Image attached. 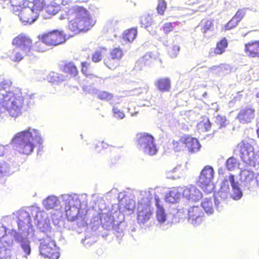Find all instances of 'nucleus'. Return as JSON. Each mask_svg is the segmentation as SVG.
<instances>
[{
	"label": "nucleus",
	"instance_id": "nucleus-39",
	"mask_svg": "<svg viewBox=\"0 0 259 259\" xmlns=\"http://www.w3.org/2000/svg\"><path fill=\"white\" fill-rule=\"evenodd\" d=\"M149 63L148 59H147L145 57H143L136 62L135 67L137 69L141 70L143 67L147 66Z\"/></svg>",
	"mask_w": 259,
	"mask_h": 259
},
{
	"label": "nucleus",
	"instance_id": "nucleus-24",
	"mask_svg": "<svg viewBox=\"0 0 259 259\" xmlns=\"http://www.w3.org/2000/svg\"><path fill=\"white\" fill-rule=\"evenodd\" d=\"M240 179L246 185H250L255 179V174L253 171L246 169L241 171L240 173Z\"/></svg>",
	"mask_w": 259,
	"mask_h": 259
},
{
	"label": "nucleus",
	"instance_id": "nucleus-56",
	"mask_svg": "<svg viewBox=\"0 0 259 259\" xmlns=\"http://www.w3.org/2000/svg\"><path fill=\"white\" fill-rule=\"evenodd\" d=\"M255 182L256 185L259 187V174H257L255 177Z\"/></svg>",
	"mask_w": 259,
	"mask_h": 259
},
{
	"label": "nucleus",
	"instance_id": "nucleus-41",
	"mask_svg": "<svg viewBox=\"0 0 259 259\" xmlns=\"http://www.w3.org/2000/svg\"><path fill=\"white\" fill-rule=\"evenodd\" d=\"M112 111L114 117L118 119H122L125 117L123 112L116 107H113Z\"/></svg>",
	"mask_w": 259,
	"mask_h": 259
},
{
	"label": "nucleus",
	"instance_id": "nucleus-45",
	"mask_svg": "<svg viewBox=\"0 0 259 259\" xmlns=\"http://www.w3.org/2000/svg\"><path fill=\"white\" fill-rule=\"evenodd\" d=\"M173 24H175V23L167 22L163 24L162 29L165 34H168L173 30L174 28Z\"/></svg>",
	"mask_w": 259,
	"mask_h": 259
},
{
	"label": "nucleus",
	"instance_id": "nucleus-16",
	"mask_svg": "<svg viewBox=\"0 0 259 259\" xmlns=\"http://www.w3.org/2000/svg\"><path fill=\"white\" fill-rule=\"evenodd\" d=\"M185 146L187 147L189 152L191 153H195L199 151L201 145L198 140L195 138L192 137L190 136H185V138L183 139Z\"/></svg>",
	"mask_w": 259,
	"mask_h": 259
},
{
	"label": "nucleus",
	"instance_id": "nucleus-38",
	"mask_svg": "<svg viewBox=\"0 0 259 259\" xmlns=\"http://www.w3.org/2000/svg\"><path fill=\"white\" fill-rule=\"evenodd\" d=\"M184 138H185V136L181 137L178 141H173L172 146L176 151H179L182 149L183 146L185 145L183 141Z\"/></svg>",
	"mask_w": 259,
	"mask_h": 259
},
{
	"label": "nucleus",
	"instance_id": "nucleus-25",
	"mask_svg": "<svg viewBox=\"0 0 259 259\" xmlns=\"http://www.w3.org/2000/svg\"><path fill=\"white\" fill-rule=\"evenodd\" d=\"M120 60L116 58L111 57V55H108L104 59V64L110 70H115L120 66Z\"/></svg>",
	"mask_w": 259,
	"mask_h": 259
},
{
	"label": "nucleus",
	"instance_id": "nucleus-54",
	"mask_svg": "<svg viewBox=\"0 0 259 259\" xmlns=\"http://www.w3.org/2000/svg\"><path fill=\"white\" fill-rule=\"evenodd\" d=\"M6 153V148L5 147L0 144V157L4 156Z\"/></svg>",
	"mask_w": 259,
	"mask_h": 259
},
{
	"label": "nucleus",
	"instance_id": "nucleus-42",
	"mask_svg": "<svg viewBox=\"0 0 259 259\" xmlns=\"http://www.w3.org/2000/svg\"><path fill=\"white\" fill-rule=\"evenodd\" d=\"M239 22L234 17L225 25V29L228 30L235 27L238 24Z\"/></svg>",
	"mask_w": 259,
	"mask_h": 259
},
{
	"label": "nucleus",
	"instance_id": "nucleus-5",
	"mask_svg": "<svg viewBox=\"0 0 259 259\" xmlns=\"http://www.w3.org/2000/svg\"><path fill=\"white\" fill-rule=\"evenodd\" d=\"M41 255L50 259H58L59 252L56 243L50 237L47 236L41 240L39 246Z\"/></svg>",
	"mask_w": 259,
	"mask_h": 259
},
{
	"label": "nucleus",
	"instance_id": "nucleus-46",
	"mask_svg": "<svg viewBox=\"0 0 259 259\" xmlns=\"http://www.w3.org/2000/svg\"><path fill=\"white\" fill-rule=\"evenodd\" d=\"M236 160L233 157L229 158L226 162V166L228 169L231 170L236 166Z\"/></svg>",
	"mask_w": 259,
	"mask_h": 259
},
{
	"label": "nucleus",
	"instance_id": "nucleus-10",
	"mask_svg": "<svg viewBox=\"0 0 259 259\" xmlns=\"http://www.w3.org/2000/svg\"><path fill=\"white\" fill-rule=\"evenodd\" d=\"M204 218V213L198 206L190 207L188 211V221L194 226L200 225Z\"/></svg>",
	"mask_w": 259,
	"mask_h": 259
},
{
	"label": "nucleus",
	"instance_id": "nucleus-44",
	"mask_svg": "<svg viewBox=\"0 0 259 259\" xmlns=\"http://www.w3.org/2000/svg\"><path fill=\"white\" fill-rule=\"evenodd\" d=\"M203 22L202 30L204 33H206L210 30L213 27L212 21L210 20H205Z\"/></svg>",
	"mask_w": 259,
	"mask_h": 259
},
{
	"label": "nucleus",
	"instance_id": "nucleus-30",
	"mask_svg": "<svg viewBox=\"0 0 259 259\" xmlns=\"http://www.w3.org/2000/svg\"><path fill=\"white\" fill-rule=\"evenodd\" d=\"M109 55H111V57L121 61L124 56V52L120 47H116L110 50Z\"/></svg>",
	"mask_w": 259,
	"mask_h": 259
},
{
	"label": "nucleus",
	"instance_id": "nucleus-26",
	"mask_svg": "<svg viewBox=\"0 0 259 259\" xmlns=\"http://www.w3.org/2000/svg\"><path fill=\"white\" fill-rule=\"evenodd\" d=\"M137 34V29L131 28L123 32L122 34V38L125 40L132 42L136 38Z\"/></svg>",
	"mask_w": 259,
	"mask_h": 259
},
{
	"label": "nucleus",
	"instance_id": "nucleus-28",
	"mask_svg": "<svg viewBox=\"0 0 259 259\" xmlns=\"http://www.w3.org/2000/svg\"><path fill=\"white\" fill-rule=\"evenodd\" d=\"M201 205L207 214H211L214 211V205L211 199L205 198L201 203Z\"/></svg>",
	"mask_w": 259,
	"mask_h": 259
},
{
	"label": "nucleus",
	"instance_id": "nucleus-53",
	"mask_svg": "<svg viewBox=\"0 0 259 259\" xmlns=\"http://www.w3.org/2000/svg\"><path fill=\"white\" fill-rule=\"evenodd\" d=\"M54 1L57 4L65 5L68 4L70 2V0H54Z\"/></svg>",
	"mask_w": 259,
	"mask_h": 259
},
{
	"label": "nucleus",
	"instance_id": "nucleus-49",
	"mask_svg": "<svg viewBox=\"0 0 259 259\" xmlns=\"http://www.w3.org/2000/svg\"><path fill=\"white\" fill-rule=\"evenodd\" d=\"M226 120L222 116H218L217 117V122L220 127L224 126L226 125Z\"/></svg>",
	"mask_w": 259,
	"mask_h": 259
},
{
	"label": "nucleus",
	"instance_id": "nucleus-14",
	"mask_svg": "<svg viewBox=\"0 0 259 259\" xmlns=\"http://www.w3.org/2000/svg\"><path fill=\"white\" fill-rule=\"evenodd\" d=\"M183 197L191 201H197L202 197L201 192L195 186L191 185L183 189Z\"/></svg>",
	"mask_w": 259,
	"mask_h": 259
},
{
	"label": "nucleus",
	"instance_id": "nucleus-47",
	"mask_svg": "<svg viewBox=\"0 0 259 259\" xmlns=\"http://www.w3.org/2000/svg\"><path fill=\"white\" fill-rule=\"evenodd\" d=\"M245 15V9H239L233 16L239 22Z\"/></svg>",
	"mask_w": 259,
	"mask_h": 259
},
{
	"label": "nucleus",
	"instance_id": "nucleus-15",
	"mask_svg": "<svg viewBox=\"0 0 259 259\" xmlns=\"http://www.w3.org/2000/svg\"><path fill=\"white\" fill-rule=\"evenodd\" d=\"M96 22V19L82 7V32L91 30Z\"/></svg>",
	"mask_w": 259,
	"mask_h": 259
},
{
	"label": "nucleus",
	"instance_id": "nucleus-37",
	"mask_svg": "<svg viewBox=\"0 0 259 259\" xmlns=\"http://www.w3.org/2000/svg\"><path fill=\"white\" fill-rule=\"evenodd\" d=\"M109 145L104 141H98L95 145V150L97 153H100L106 149Z\"/></svg>",
	"mask_w": 259,
	"mask_h": 259
},
{
	"label": "nucleus",
	"instance_id": "nucleus-18",
	"mask_svg": "<svg viewBox=\"0 0 259 259\" xmlns=\"http://www.w3.org/2000/svg\"><path fill=\"white\" fill-rule=\"evenodd\" d=\"M228 47V40L226 38L223 37L217 42L215 47L209 53V55L211 56L221 55L225 52Z\"/></svg>",
	"mask_w": 259,
	"mask_h": 259
},
{
	"label": "nucleus",
	"instance_id": "nucleus-13",
	"mask_svg": "<svg viewBox=\"0 0 259 259\" xmlns=\"http://www.w3.org/2000/svg\"><path fill=\"white\" fill-rule=\"evenodd\" d=\"M153 213V208L151 202H147L145 204H141V209L138 211L137 219L139 223H144L151 218Z\"/></svg>",
	"mask_w": 259,
	"mask_h": 259
},
{
	"label": "nucleus",
	"instance_id": "nucleus-33",
	"mask_svg": "<svg viewBox=\"0 0 259 259\" xmlns=\"http://www.w3.org/2000/svg\"><path fill=\"white\" fill-rule=\"evenodd\" d=\"M199 129L203 132L208 131L211 128V124L208 119H203L197 124Z\"/></svg>",
	"mask_w": 259,
	"mask_h": 259
},
{
	"label": "nucleus",
	"instance_id": "nucleus-3",
	"mask_svg": "<svg viewBox=\"0 0 259 259\" xmlns=\"http://www.w3.org/2000/svg\"><path fill=\"white\" fill-rule=\"evenodd\" d=\"M39 38L47 46H57L66 41L67 35L62 30L54 29L39 35Z\"/></svg>",
	"mask_w": 259,
	"mask_h": 259
},
{
	"label": "nucleus",
	"instance_id": "nucleus-20",
	"mask_svg": "<svg viewBox=\"0 0 259 259\" xmlns=\"http://www.w3.org/2000/svg\"><path fill=\"white\" fill-rule=\"evenodd\" d=\"M183 189L182 188L174 187L171 189L165 197V200L170 203L177 202L181 197Z\"/></svg>",
	"mask_w": 259,
	"mask_h": 259
},
{
	"label": "nucleus",
	"instance_id": "nucleus-1",
	"mask_svg": "<svg viewBox=\"0 0 259 259\" xmlns=\"http://www.w3.org/2000/svg\"><path fill=\"white\" fill-rule=\"evenodd\" d=\"M11 84L12 82L7 80H3L0 84V108H5L11 116L16 117L21 113L24 99L19 90L6 91L10 89Z\"/></svg>",
	"mask_w": 259,
	"mask_h": 259
},
{
	"label": "nucleus",
	"instance_id": "nucleus-11",
	"mask_svg": "<svg viewBox=\"0 0 259 259\" xmlns=\"http://www.w3.org/2000/svg\"><path fill=\"white\" fill-rule=\"evenodd\" d=\"M38 11H35L33 7L23 9L19 13L20 20L26 24L34 22L39 16Z\"/></svg>",
	"mask_w": 259,
	"mask_h": 259
},
{
	"label": "nucleus",
	"instance_id": "nucleus-32",
	"mask_svg": "<svg viewBox=\"0 0 259 259\" xmlns=\"http://www.w3.org/2000/svg\"><path fill=\"white\" fill-rule=\"evenodd\" d=\"M79 208L74 206L70 207L69 209L66 211V215L68 219L71 221L75 220L79 213Z\"/></svg>",
	"mask_w": 259,
	"mask_h": 259
},
{
	"label": "nucleus",
	"instance_id": "nucleus-59",
	"mask_svg": "<svg viewBox=\"0 0 259 259\" xmlns=\"http://www.w3.org/2000/svg\"><path fill=\"white\" fill-rule=\"evenodd\" d=\"M93 0H82V2H84V3H87L88 2H90V1H92Z\"/></svg>",
	"mask_w": 259,
	"mask_h": 259
},
{
	"label": "nucleus",
	"instance_id": "nucleus-34",
	"mask_svg": "<svg viewBox=\"0 0 259 259\" xmlns=\"http://www.w3.org/2000/svg\"><path fill=\"white\" fill-rule=\"evenodd\" d=\"M167 8L166 2L164 0H158L156 10L160 15H163Z\"/></svg>",
	"mask_w": 259,
	"mask_h": 259
},
{
	"label": "nucleus",
	"instance_id": "nucleus-51",
	"mask_svg": "<svg viewBox=\"0 0 259 259\" xmlns=\"http://www.w3.org/2000/svg\"><path fill=\"white\" fill-rule=\"evenodd\" d=\"M229 179L231 187L239 184L238 182H237V181L236 182L235 181V176L232 174H231L229 175Z\"/></svg>",
	"mask_w": 259,
	"mask_h": 259
},
{
	"label": "nucleus",
	"instance_id": "nucleus-48",
	"mask_svg": "<svg viewBox=\"0 0 259 259\" xmlns=\"http://www.w3.org/2000/svg\"><path fill=\"white\" fill-rule=\"evenodd\" d=\"M152 18L150 16H147L142 18L141 20V23L144 25L145 27H148L152 24Z\"/></svg>",
	"mask_w": 259,
	"mask_h": 259
},
{
	"label": "nucleus",
	"instance_id": "nucleus-2",
	"mask_svg": "<svg viewBox=\"0 0 259 259\" xmlns=\"http://www.w3.org/2000/svg\"><path fill=\"white\" fill-rule=\"evenodd\" d=\"M41 138L38 131L28 127L26 130L17 133L12 140L17 151L24 155H29L34 150L35 145L41 144Z\"/></svg>",
	"mask_w": 259,
	"mask_h": 259
},
{
	"label": "nucleus",
	"instance_id": "nucleus-35",
	"mask_svg": "<svg viewBox=\"0 0 259 259\" xmlns=\"http://www.w3.org/2000/svg\"><path fill=\"white\" fill-rule=\"evenodd\" d=\"M233 193L232 194V197L234 200H238L242 196V192L239 187V184L232 186Z\"/></svg>",
	"mask_w": 259,
	"mask_h": 259
},
{
	"label": "nucleus",
	"instance_id": "nucleus-50",
	"mask_svg": "<svg viewBox=\"0 0 259 259\" xmlns=\"http://www.w3.org/2000/svg\"><path fill=\"white\" fill-rule=\"evenodd\" d=\"M141 88H134L132 89L131 90H130L128 92L131 93L130 94L131 95H139L140 94L142 93Z\"/></svg>",
	"mask_w": 259,
	"mask_h": 259
},
{
	"label": "nucleus",
	"instance_id": "nucleus-17",
	"mask_svg": "<svg viewBox=\"0 0 259 259\" xmlns=\"http://www.w3.org/2000/svg\"><path fill=\"white\" fill-rule=\"evenodd\" d=\"M254 110L250 108L241 109L237 115V118L241 123L250 122L254 117Z\"/></svg>",
	"mask_w": 259,
	"mask_h": 259
},
{
	"label": "nucleus",
	"instance_id": "nucleus-55",
	"mask_svg": "<svg viewBox=\"0 0 259 259\" xmlns=\"http://www.w3.org/2000/svg\"><path fill=\"white\" fill-rule=\"evenodd\" d=\"M87 64L85 62H82V72L85 74H88V73L83 71V68L87 67Z\"/></svg>",
	"mask_w": 259,
	"mask_h": 259
},
{
	"label": "nucleus",
	"instance_id": "nucleus-27",
	"mask_svg": "<svg viewBox=\"0 0 259 259\" xmlns=\"http://www.w3.org/2000/svg\"><path fill=\"white\" fill-rule=\"evenodd\" d=\"M58 201L59 200L56 197L51 196L45 199L42 203L47 209H50L57 205Z\"/></svg>",
	"mask_w": 259,
	"mask_h": 259
},
{
	"label": "nucleus",
	"instance_id": "nucleus-43",
	"mask_svg": "<svg viewBox=\"0 0 259 259\" xmlns=\"http://www.w3.org/2000/svg\"><path fill=\"white\" fill-rule=\"evenodd\" d=\"M180 52V47L178 45H174L170 47L168 51L169 55L171 57L177 56Z\"/></svg>",
	"mask_w": 259,
	"mask_h": 259
},
{
	"label": "nucleus",
	"instance_id": "nucleus-29",
	"mask_svg": "<svg viewBox=\"0 0 259 259\" xmlns=\"http://www.w3.org/2000/svg\"><path fill=\"white\" fill-rule=\"evenodd\" d=\"M107 49L105 47H101L96 50L92 55V59L94 62H99L103 58V55L107 52Z\"/></svg>",
	"mask_w": 259,
	"mask_h": 259
},
{
	"label": "nucleus",
	"instance_id": "nucleus-7",
	"mask_svg": "<svg viewBox=\"0 0 259 259\" xmlns=\"http://www.w3.org/2000/svg\"><path fill=\"white\" fill-rule=\"evenodd\" d=\"M13 45L21 49L22 51L32 53V40L29 36L25 33H20L12 40Z\"/></svg>",
	"mask_w": 259,
	"mask_h": 259
},
{
	"label": "nucleus",
	"instance_id": "nucleus-31",
	"mask_svg": "<svg viewBox=\"0 0 259 259\" xmlns=\"http://www.w3.org/2000/svg\"><path fill=\"white\" fill-rule=\"evenodd\" d=\"M20 246L25 253V256H28L30 254L31 248L30 246V241L26 238H21L19 240Z\"/></svg>",
	"mask_w": 259,
	"mask_h": 259
},
{
	"label": "nucleus",
	"instance_id": "nucleus-36",
	"mask_svg": "<svg viewBox=\"0 0 259 259\" xmlns=\"http://www.w3.org/2000/svg\"><path fill=\"white\" fill-rule=\"evenodd\" d=\"M97 97L101 100L109 101L113 98V95L106 91H100L98 93Z\"/></svg>",
	"mask_w": 259,
	"mask_h": 259
},
{
	"label": "nucleus",
	"instance_id": "nucleus-22",
	"mask_svg": "<svg viewBox=\"0 0 259 259\" xmlns=\"http://www.w3.org/2000/svg\"><path fill=\"white\" fill-rule=\"evenodd\" d=\"M155 85L160 92H168L171 87L170 80L168 77L160 78L156 81Z\"/></svg>",
	"mask_w": 259,
	"mask_h": 259
},
{
	"label": "nucleus",
	"instance_id": "nucleus-8",
	"mask_svg": "<svg viewBox=\"0 0 259 259\" xmlns=\"http://www.w3.org/2000/svg\"><path fill=\"white\" fill-rule=\"evenodd\" d=\"M69 29L74 33L80 32L81 22V8L80 7H74L69 11Z\"/></svg>",
	"mask_w": 259,
	"mask_h": 259
},
{
	"label": "nucleus",
	"instance_id": "nucleus-61",
	"mask_svg": "<svg viewBox=\"0 0 259 259\" xmlns=\"http://www.w3.org/2000/svg\"><path fill=\"white\" fill-rule=\"evenodd\" d=\"M51 81L53 82V81H56L57 80L56 79H53V80H51Z\"/></svg>",
	"mask_w": 259,
	"mask_h": 259
},
{
	"label": "nucleus",
	"instance_id": "nucleus-60",
	"mask_svg": "<svg viewBox=\"0 0 259 259\" xmlns=\"http://www.w3.org/2000/svg\"><path fill=\"white\" fill-rule=\"evenodd\" d=\"M256 133H257V136L259 138V127L257 128Z\"/></svg>",
	"mask_w": 259,
	"mask_h": 259
},
{
	"label": "nucleus",
	"instance_id": "nucleus-58",
	"mask_svg": "<svg viewBox=\"0 0 259 259\" xmlns=\"http://www.w3.org/2000/svg\"><path fill=\"white\" fill-rule=\"evenodd\" d=\"M2 168H3V166L0 164V173H1V174L3 173V170Z\"/></svg>",
	"mask_w": 259,
	"mask_h": 259
},
{
	"label": "nucleus",
	"instance_id": "nucleus-9",
	"mask_svg": "<svg viewBox=\"0 0 259 259\" xmlns=\"http://www.w3.org/2000/svg\"><path fill=\"white\" fill-rule=\"evenodd\" d=\"M242 160L245 162H250L252 161L254 155L253 147L249 142L243 140L237 146Z\"/></svg>",
	"mask_w": 259,
	"mask_h": 259
},
{
	"label": "nucleus",
	"instance_id": "nucleus-6",
	"mask_svg": "<svg viewBox=\"0 0 259 259\" xmlns=\"http://www.w3.org/2000/svg\"><path fill=\"white\" fill-rule=\"evenodd\" d=\"M214 170L209 165H206L201 170L198 182L201 188L206 193H210L212 190L211 182L214 177Z\"/></svg>",
	"mask_w": 259,
	"mask_h": 259
},
{
	"label": "nucleus",
	"instance_id": "nucleus-52",
	"mask_svg": "<svg viewBox=\"0 0 259 259\" xmlns=\"http://www.w3.org/2000/svg\"><path fill=\"white\" fill-rule=\"evenodd\" d=\"M35 47L36 51L39 52H44L45 51V48L43 46V45L41 42H36Z\"/></svg>",
	"mask_w": 259,
	"mask_h": 259
},
{
	"label": "nucleus",
	"instance_id": "nucleus-23",
	"mask_svg": "<svg viewBox=\"0 0 259 259\" xmlns=\"http://www.w3.org/2000/svg\"><path fill=\"white\" fill-rule=\"evenodd\" d=\"M32 53L22 51L21 49L13 50L11 55L10 58L14 62H19L22 60L26 56H30Z\"/></svg>",
	"mask_w": 259,
	"mask_h": 259
},
{
	"label": "nucleus",
	"instance_id": "nucleus-21",
	"mask_svg": "<svg viewBox=\"0 0 259 259\" xmlns=\"http://www.w3.org/2000/svg\"><path fill=\"white\" fill-rule=\"evenodd\" d=\"M155 205L157 207L156 218L158 221L162 223L166 221V214L165 213L162 205L160 204V200L158 196L155 197Z\"/></svg>",
	"mask_w": 259,
	"mask_h": 259
},
{
	"label": "nucleus",
	"instance_id": "nucleus-40",
	"mask_svg": "<svg viewBox=\"0 0 259 259\" xmlns=\"http://www.w3.org/2000/svg\"><path fill=\"white\" fill-rule=\"evenodd\" d=\"M33 8L35 11H40L45 6V0H33Z\"/></svg>",
	"mask_w": 259,
	"mask_h": 259
},
{
	"label": "nucleus",
	"instance_id": "nucleus-57",
	"mask_svg": "<svg viewBox=\"0 0 259 259\" xmlns=\"http://www.w3.org/2000/svg\"><path fill=\"white\" fill-rule=\"evenodd\" d=\"M57 74L53 73L52 74V75H50V76H51V77H55L56 76H57Z\"/></svg>",
	"mask_w": 259,
	"mask_h": 259
},
{
	"label": "nucleus",
	"instance_id": "nucleus-12",
	"mask_svg": "<svg viewBox=\"0 0 259 259\" xmlns=\"http://www.w3.org/2000/svg\"><path fill=\"white\" fill-rule=\"evenodd\" d=\"M244 52L249 58H259V40H251L246 42Z\"/></svg>",
	"mask_w": 259,
	"mask_h": 259
},
{
	"label": "nucleus",
	"instance_id": "nucleus-4",
	"mask_svg": "<svg viewBox=\"0 0 259 259\" xmlns=\"http://www.w3.org/2000/svg\"><path fill=\"white\" fill-rule=\"evenodd\" d=\"M137 144L143 149L144 153L152 156L157 152V149L153 136L147 133H141L137 135Z\"/></svg>",
	"mask_w": 259,
	"mask_h": 259
},
{
	"label": "nucleus",
	"instance_id": "nucleus-19",
	"mask_svg": "<svg viewBox=\"0 0 259 259\" xmlns=\"http://www.w3.org/2000/svg\"><path fill=\"white\" fill-rule=\"evenodd\" d=\"M60 69L67 78L74 77L78 74L76 67L71 62L65 63L61 65Z\"/></svg>",
	"mask_w": 259,
	"mask_h": 259
}]
</instances>
